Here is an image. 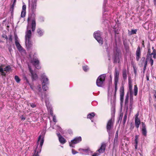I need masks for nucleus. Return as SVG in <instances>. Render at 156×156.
<instances>
[{
  "mask_svg": "<svg viewBox=\"0 0 156 156\" xmlns=\"http://www.w3.org/2000/svg\"><path fill=\"white\" fill-rule=\"evenodd\" d=\"M11 69V68L10 67V66H6L4 68V71H6V72H9V71Z\"/></svg>",
  "mask_w": 156,
  "mask_h": 156,
  "instance_id": "29",
  "label": "nucleus"
},
{
  "mask_svg": "<svg viewBox=\"0 0 156 156\" xmlns=\"http://www.w3.org/2000/svg\"><path fill=\"white\" fill-rule=\"evenodd\" d=\"M141 50L140 48L138 46L136 52V59L137 61H138L140 58Z\"/></svg>",
  "mask_w": 156,
  "mask_h": 156,
  "instance_id": "16",
  "label": "nucleus"
},
{
  "mask_svg": "<svg viewBox=\"0 0 156 156\" xmlns=\"http://www.w3.org/2000/svg\"><path fill=\"white\" fill-rule=\"evenodd\" d=\"M48 85V84H42V88L44 91H46L48 90V87L47 85Z\"/></svg>",
  "mask_w": 156,
  "mask_h": 156,
  "instance_id": "28",
  "label": "nucleus"
},
{
  "mask_svg": "<svg viewBox=\"0 0 156 156\" xmlns=\"http://www.w3.org/2000/svg\"><path fill=\"white\" fill-rule=\"evenodd\" d=\"M123 76L124 79H126V73L125 71L123 72Z\"/></svg>",
  "mask_w": 156,
  "mask_h": 156,
  "instance_id": "45",
  "label": "nucleus"
},
{
  "mask_svg": "<svg viewBox=\"0 0 156 156\" xmlns=\"http://www.w3.org/2000/svg\"><path fill=\"white\" fill-rule=\"evenodd\" d=\"M154 96L155 97V98H156V92H155V94H154Z\"/></svg>",
  "mask_w": 156,
  "mask_h": 156,
  "instance_id": "62",
  "label": "nucleus"
},
{
  "mask_svg": "<svg viewBox=\"0 0 156 156\" xmlns=\"http://www.w3.org/2000/svg\"><path fill=\"white\" fill-rule=\"evenodd\" d=\"M110 94L109 93V88L108 89V99H109V95Z\"/></svg>",
  "mask_w": 156,
  "mask_h": 156,
  "instance_id": "56",
  "label": "nucleus"
},
{
  "mask_svg": "<svg viewBox=\"0 0 156 156\" xmlns=\"http://www.w3.org/2000/svg\"><path fill=\"white\" fill-rule=\"evenodd\" d=\"M124 45L125 46L126 48V49L128 48V45L127 44L124 43Z\"/></svg>",
  "mask_w": 156,
  "mask_h": 156,
  "instance_id": "53",
  "label": "nucleus"
},
{
  "mask_svg": "<svg viewBox=\"0 0 156 156\" xmlns=\"http://www.w3.org/2000/svg\"><path fill=\"white\" fill-rule=\"evenodd\" d=\"M44 134H41L38 137L35 148L34 150V153H32V156H39V153L41 152L42 146L44 140Z\"/></svg>",
  "mask_w": 156,
  "mask_h": 156,
  "instance_id": "1",
  "label": "nucleus"
},
{
  "mask_svg": "<svg viewBox=\"0 0 156 156\" xmlns=\"http://www.w3.org/2000/svg\"><path fill=\"white\" fill-rule=\"evenodd\" d=\"M49 113H50V115L51 116H53V112L52 109L51 108L50 109Z\"/></svg>",
  "mask_w": 156,
  "mask_h": 156,
  "instance_id": "44",
  "label": "nucleus"
},
{
  "mask_svg": "<svg viewBox=\"0 0 156 156\" xmlns=\"http://www.w3.org/2000/svg\"><path fill=\"white\" fill-rule=\"evenodd\" d=\"M138 115H139V113H138L136 115V117H135V119L137 118V119H138Z\"/></svg>",
  "mask_w": 156,
  "mask_h": 156,
  "instance_id": "57",
  "label": "nucleus"
},
{
  "mask_svg": "<svg viewBox=\"0 0 156 156\" xmlns=\"http://www.w3.org/2000/svg\"><path fill=\"white\" fill-rule=\"evenodd\" d=\"M45 103H46V106H47V108H48V106H47L48 101H47L46 100H45Z\"/></svg>",
  "mask_w": 156,
  "mask_h": 156,
  "instance_id": "59",
  "label": "nucleus"
},
{
  "mask_svg": "<svg viewBox=\"0 0 156 156\" xmlns=\"http://www.w3.org/2000/svg\"><path fill=\"white\" fill-rule=\"evenodd\" d=\"M138 138V136H135V139L136 144H138V140H137Z\"/></svg>",
  "mask_w": 156,
  "mask_h": 156,
  "instance_id": "48",
  "label": "nucleus"
},
{
  "mask_svg": "<svg viewBox=\"0 0 156 156\" xmlns=\"http://www.w3.org/2000/svg\"><path fill=\"white\" fill-rule=\"evenodd\" d=\"M134 94L135 96L136 95L137 93V88L136 85L134 86Z\"/></svg>",
  "mask_w": 156,
  "mask_h": 156,
  "instance_id": "33",
  "label": "nucleus"
},
{
  "mask_svg": "<svg viewBox=\"0 0 156 156\" xmlns=\"http://www.w3.org/2000/svg\"><path fill=\"white\" fill-rule=\"evenodd\" d=\"M23 79H24V80H25L26 81V82L27 83L29 84L30 85V84L29 83V82L28 81V80L27 77L25 76H23Z\"/></svg>",
  "mask_w": 156,
  "mask_h": 156,
  "instance_id": "42",
  "label": "nucleus"
},
{
  "mask_svg": "<svg viewBox=\"0 0 156 156\" xmlns=\"http://www.w3.org/2000/svg\"><path fill=\"white\" fill-rule=\"evenodd\" d=\"M151 50L150 49H148V53L147 54V60L149 59L150 57H151Z\"/></svg>",
  "mask_w": 156,
  "mask_h": 156,
  "instance_id": "34",
  "label": "nucleus"
},
{
  "mask_svg": "<svg viewBox=\"0 0 156 156\" xmlns=\"http://www.w3.org/2000/svg\"><path fill=\"white\" fill-rule=\"evenodd\" d=\"M95 114V113L94 112H91L87 115V118L91 119L92 118L94 117Z\"/></svg>",
  "mask_w": 156,
  "mask_h": 156,
  "instance_id": "27",
  "label": "nucleus"
},
{
  "mask_svg": "<svg viewBox=\"0 0 156 156\" xmlns=\"http://www.w3.org/2000/svg\"><path fill=\"white\" fill-rule=\"evenodd\" d=\"M142 132L143 134L146 136L147 135V131L145 127H143L142 129Z\"/></svg>",
  "mask_w": 156,
  "mask_h": 156,
  "instance_id": "32",
  "label": "nucleus"
},
{
  "mask_svg": "<svg viewBox=\"0 0 156 156\" xmlns=\"http://www.w3.org/2000/svg\"><path fill=\"white\" fill-rule=\"evenodd\" d=\"M114 63L117 61V48L115 47L114 51V54L112 57Z\"/></svg>",
  "mask_w": 156,
  "mask_h": 156,
  "instance_id": "19",
  "label": "nucleus"
},
{
  "mask_svg": "<svg viewBox=\"0 0 156 156\" xmlns=\"http://www.w3.org/2000/svg\"><path fill=\"white\" fill-rule=\"evenodd\" d=\"M79 151L82 152L83 154H88L90 152V151L89 149H80Z\"/></svg>",
  "mask_w": 156,
  "mask_h": 156,
  "instance_id": "21",
  "label": "nucleus"
},
{
  "mask_svg": "<svg viewBox=\"0 0 156 156\" xmlns=\"http://www.w3.org/2000/svg\"><path fill=\"white\" fill-rule=\"evenodd\" d=\"M31 63L34 66L36 69H39L41 68V67L39 65V61L37 58H33L31 60Z\"/></svg>",
  "mask_w": 156,
  "mask_h": 156,
  "instance_id": "10",
  "label": "nucleus"
},
{
  "mask_svg": "<svg viewBox=\"0 0 156 156\" xmlns=\"http://www.w3.org/2000/svg\"><path fill=\"white\" fill-rule=\"evenodd\" d=\"M105 46V48L106 49V51H107L108 53V48H107V45L106 44Z\"/></svg>",
  "mask_w": 156,
  "mask_h": 156,
  "instance_id": "55",
  "label": "nucleus"
},
{
  "mask_svg": "<svg viewBox=\"0 0 156 156\" xmlns=\"http://www.w3.org/2000/svg\"><path fill=\"white\" fill-rule=\"evenodd\" d=\"M117 145V131L116 132L115 137L113 143V149L116 148Z\"/></svg>",
  "mask_w": 156,
  "mask_h": 156,
  "instance_id": "22",
  "label": "nucleus"
},
{
  "mask_svg": "<svg viewBox=\"0 0 156 156\" xmlns=\"http://www.w3.org/2000/svg\"><path fill=\"white\" fill-rule=\"evenodd\" d=\"M37 32L39 36L41 37L43 35L44 31L40 28H38L37 30Z\"/></svg>",
  "mask_w": 156,
  "mask_h": 156,
  "instance_id": "23",
  "label": "nucleus"
},
{
  "mask_svg": "<svg viewBox=\"0 0 156 156\" xmlns=\"http://www.w3.org/2000/svg\"><path fill=\"white\" fill-rule=\"evenodd\" d=\"M111 118L109 119L107 123V131L109 134V137L112 135V129L113 127V123L114 120L115 114V108L113 106L111 109Z\"/></svg>",
  "mask_w": 156,
  "mask_h": 156,
  "instance_id": "2",
  "label": "nucleus"
},
{
  "mask_svg": "<svg viewBox=\"0 0 156 156\" xmlns=\"http://www.w3.org/2000/svg\"><path fill=\"white\" fill-rule=\"evenodd\" d=\"M46 97V95H45L44 97L43 98V97L42 95H41V98L42 101L44 99V98H45Z\"/></svg>",
  "mask_w": 156,
  "mask_h": 156,
  "instance_id": "58",
  "label": "nucleus"
},
{
  "mask_svg": "<svg viewBox=\"0 0 156 156\" xmlns=\"http://www.w3.org/2000/svg\"><path fill=\"white\" fill-rule=\"evenodd\" d=\"M57 135L58 137L59 140L61 143L65 144L66 142V140L59 133H57Z\"/></svg>",
  "mask_w": 156,
  "mask_h": 156,
  "instance_id": "14",
  "label": "nucleus"
},
{
  "mask_svg": "<svg viewBox=\"0 0 156 156\" xmlns=\"http://www.w3.org/2000/svg\"><path fill=\"white\" fill-rule=\"evenodd\" d=\"M26 5L23 3V5L22 6V9L21 12V17L23 18L25 17L26 15Z\"/></svg>",
  "mask_w": 156,
  "mask_h": 156,
  "instance_id": "17",
  "label": "nucleus"
},
{
  "mask_svg": "<svg viewBox=\"0 0 156 156\" xmlns=\"http://www.w3.org/2000/svg\"><path fill=\"white\" fill-rule=\"evenodd\" d=\"M137 30H132L130 33V35H132L134 34H136V32L137 31Z\"/></svg>",
  "mask_w": 156,
  "mask_h": 156,
  "instance_id": "41",
  "label": "nucleus"
},
{
  "mask_svg": "<svg viewBox=\"0 0 156 156\" xmlns=\"http://www.w3.org/2000/svg\"><path fill=\"white\" fill-rule=\"evenodd\" d=\"M15 80L17 83H19L20 80V79L17 76H15Z\"/></svg>",
  "mask_w": 156,
  "mask_h": 156,
  "instance_id": "36",
  "label": "nucleus"
},
{
  "mask_svg": "<svg viewBox=\"0 0 156 156\" xmlns=\"http://www.w3.org/2000/svg\"><path fill=\"white\" fill-rule=\"evenodd\" d=\"M115 92L114 94V97L115 100L116 98V92L117 90V70L115 69Z\"/></svg>",
  "mask_w": 156,
  "mask_h": 156,
  "instance_id": "12",
  "label": "nucleus"
},
{
  "mask_svg": "<svg viewBox=\"0 0 156 156\" xmlns=\"http://www.w3.org/2000/svg\"><path fill=\"white\" fill-rule=\"evenodd\" d=\"M137 144H136L135 146V148L136 149H137Z\"/></svg>",
  "mask_w": 156,
  "mask_h": 156,
  "instance_id": "60",
  "label": "nucleus"
},
{
  "mask_svg": "<svg viewBox=\"0 0 156 156\" xmlns=\"http://www.w3.org/2000/svg\"><path fill=\"white\" fill-rule=\"evenodd\" d=\"M26 117L24 116L23 115H22V116L21 117V120H24L26 119Z\"/></svg>",
  "mask_w": 156,
  "mask_h": 156,
  "instance_id": "50",
  "label": "nucleus"
},
{
  "mask_svg": "<svg viewBox=\"0 0 156 156\" xmlns=\"http://www.w3.org/2000/svg\"><path fill=\"white\" fill-rule=\"evenodd\" d=\"M149 58L150 59V62H151V66H152L153 64V60L151 58V57H150Z\"/></svg>",
  "mask_w": 156,
  "mask_h": 156,
  "instance_id": "49",
  "label": "nucleus"
},
{
  "mask_svg": "<svg viewBox=\"0 0 156 156\" xmlns=\"http://www.w3.org/2000/svg\"><path fill=\"white\" fill-rule=\"evenodd\" d=\"M82 140L81 136L75 137L73 140H72L69 143V145L71 147H74V144L78 143Z\"/></svg>",
  "mask_w": 156,
  "mask_h": 156,
  "instance_id": "9",
  "label": "nucleus"
},
{
  "mask_svg": "<svg viewBox=\"0 0 156 156\" xmlns=\"http://www.w3.org/2000/svg\"><path fill=\"white\" fill-rule=\"evenodd\" d=\"M106 144L104 143H102L100 148L98 151L100 153H104L105 150L106 148Z\"/></svg>",
  "mask_w": 156,
  "mask_h": 156,
  "instance_id": "15",
  "label": "nucleus"
},
{
  "mask_svg": "<svg viewBox=\"0 0 156 156\" xmlns=\"http://www.w3.org/2000/svg\"><path fill=\"white\" fill-rule=\"evenodd\" d=\"M106 0H104V3L103 4V9H104V7H105V5L106 4Z\"/></svg>",
  "mask_w": 156,
  "mask_h": 156,
  "instance_id": "52",
  "label": "nucleus"
},
{
  "mask_svg": "<svg viewBox=\"0 0 156 156\" xmlns=\"http://www.w3.org/2000/svg\"><path fill=\"white\" fill-rule=\"evenodd\" d=\"M53 121L55 122H57V120L56 119V116L55 115H53Z\"/></svg>",
  "mask_w": 156,
  "mask_h": 156,
  "instance_id": "46",
  "label": "nucleus"
},
{
  "mask_svg": "<svg viewBox=\"0 0 156 156\" xmlns=\"http://www.w3.org/2000/svg\"><path fill=\"white\" fill-rule=\"evenodd\" d=\"M12 36L11 34L9 35V38H8V41L9 42V43L12 42Z\"/></svg>",
  "mask_w": 156,
  "mask_h": 156,
  "instance_id": "35",
  "label": "nucleus"
},
{
  "mask_svg": "<svg viewBox=\"0 0 156 156\" xmlns=\"http://www.w3.org/2000/svg\"><path fill=\"white\" fill-rule=\"evenodd\" d=\"M119 94L120 104L122 105L123 102L124 94V89L123 86H122L120 89Z\"/></svg>",
  "mask_w": 156,
  "mask_h": 156,
  "instance_id": "7",
  "label": "nucleus"
},
{
  "mask_svg": "<svg viewBox=\"0 0 156 156\" xmlns=\"http://www.w3.org/2000/svg\"><path fill=\"white\" fill-rule=\"evenodd\" d=\"M3 66V65H2L0 66V72L1 73L2 75L5 76L6 75V73L4 72V69L2 68Z\"/></svg>",
  "mask_w": 156,
  "mask_h": 156,
  "instance_id": "24",
  "label": "nucleus"
},
{
  "mask_svg": "<svg viewBox=\"0 0 156 156\" xmlns=\"http://www.w3.org/2000/svg\"><path fill=\"white\" fill-rule=\"evenodd\" d=\"M37 0H29V10L34 13L36 11Z\"/></svg>",
  "mask_w": 156,
  "mask_h": 156,
  "instance_id": "5",
  "label": "nucleus"
},
{
  "mask_svg": "<svg viewBox=\"0 0 156 156\" xmlns=\"http://www.w3.org/2000/svg\"><path fill=\"white\" fill-rule=\"evenodd\" d=\"M36 27V23L35 20V19H33L32 20L31 24L28 23L27 26V30L26 32L25 36V39L26 40L30 39L31 36V32L30 30V28L31 27L32 31L34 32L35 30Z\"/></svg>",
  "mask_w": 156,
  "mask_h": 156,
  "instance_id": "3",
  "label": "nucleus"
},
{
  "mask_svg": "<svg viewBox=\"0 0 156 156\" xmlns=\"http://www.w3.org/2000/svg\"><path fill=\"white\" fill-rule=\"evenodd\" d=\"M83 69L84 71H87L89 69L88 67L87 66H83Z\"/></svg>",
  "mask_w": 156,
  "mask_h": 156,
  "instance_id": "37",
  "label": "nucleus"
},
{
  "mask_svg": "<svg viewBox=\"0 0 156 156\" xmlns=\"http://www.w3.org/2000/svg\"><path fill=\"white\" fill-rule=\"evenodd\" d=\"M105 74H103L100 75L98 77L96 82V84L98 87L102 86L105 82Z\"/></svg>",
  "mask_w": 156,
  "mask_h": 156,
  "instance_id": "4",
  "label": "nucleus"
},
{
  "mask_svg": "<svg viewBox=\"0 0 156 156\" xmlns=\"http://www.w3.org/2000/svg\"><path fill=\"white\" fill-rule=\"evenodd\" d=\"M94 36L98 42L101 45L103 43L102 38L101 37V33L100 31L98 30L94 32Z\"/></svg>",
  "mask_w": 156,
  "mask_h": 156,
  "instance_id": "6",
  "label": "nucleus"
},
{
  "mask_svg": "<svg viewBox=\"0 0 156 156\" xmlns=\"http://www.w3.org/2000/svg\"><path fill=\"white\" fill-rule=\"evenodd\" d=\"M25 43L26 47L27 48H30L32 45V42L30 41V39L26 40Z\"/></svg>",
  "mask_w": 156,
  "mask_h": 156,
  "instance_id": "20",
  "label": "nucleus"
},
{
  "mask_svg": "<svg viewBox=\"0 0 156 156\" xmlns=\"http://www.w3.org/2000/svg\"><path fill=\"white\" fill-rule=\"evenodd\" d=\"M30 88L32 89V90H33V88L32 87V86H30Z\"/></svg>",
  "mask_w": 156,
  "mask_h": 156,
  "instance_id": "64",
  "label": "nucleus"
},
{
  "mask_svg": "<svg viewBox=\"0 0 156 156\" xmlns=\"http://www.w3.org/2000/svg\"><path fill=\"white\" fill-rule=\"evenodd\" d=\"M57 130L58 131H59L61 133H63V130H62V129L59 126H57Z\"/></svg>",
  "mask_w": 156,
  "mask_h": 156,
  "instance_id": "39",
  "label": "nucleus"
},
{
  "mask_svg": "<svg viewBox=\"0 0 156 156\" xmlns=\"http://www.w3.org/2000/svg\"><path fill=\"white\" fill-rule=\"evenodd\" d=\"M115 25H114V24H111V25L112 27V28L113 29V30L114 31L115 33V34L116 35V30H116V22L115 21Z\"/></svg>",
  "mask_w": 156,
  "mask_h": 156,
  "instance_id": "25",
  "label": "nucleus"
},
{
  "mask_svg": "<svg viewBox=\"0 0 156 156\" xmlns=\"http://www.w3.org/2000/svg\"><path fill=\"white\" fill-rule=\"evenodd\" d=\"M17 37H15V43L16 45V47L17 48L19 51H21L22 50V47L21 46L20 44L19 43L18 40H17Z\"/></svg>",
  "mask_w": 156,
  "mask_h": 156,
  "instance_id": "18",
  "label": "nucleus"
},
{
  "mask_svg": "<svg viewBox=\"0 0 156 156\" xmlns=\"http://www.w3.org/2000/svg\"><path fill=\"white\" fill-rule=\"evenodd\" d=\"M41 80L42 82V84H49V79L45 75L44 73H43L41 76Z\"/></svg>",
  "mask_w": 156,
  "mask_h": 156,
  "instance_id": "8",
  "label": "nucleus"
},
{
  "mask_svg": "<svg viewBox=\"0 0 156 156\" xmlns=\"http://www.w3.org/2000/svg\"><path fill=\"white\" fill-rule=\"evenodd\" d=\"M129 90L130 91V95L131 96L132 94V82L131 81L129 80ZM133 98L131 97L130 100V105L131 106L133 104Z\"/></svg>",
  "mask_w": 156,
  "mask_h": 156,
  "instance_id": "13",
  "label": "nucleus"
},
{
  "mask_svg": "<svg viewBox=\"0 0 156 156\" xmlns=\"http://www.w3.org/2000/svg\"><path fill=\"white\" fill-rule=\"evenodd\" d=\"M16 0H14L13 1V4H12V6H11V9H12V10H13V9H14V5L15 4V3L16 2Z\"/></svg>",
  "mask_w": 156,
  "mask_h": 156,
  "instance_id": "38",
  "label": "nucleus"
},
{
  "mask_svg": "<svg viewBox=\"0 0 156 156\" xmlns=\"http://www.w3.org/2000/svg\"><path fill=\"white\" fill-rule=\"evenodd\" d=\"M30 105L31 106V107L32 108H34L36 107V105L34 103H30Z\"/></svg>",
  "mask_w": 156,
  "mask_h": 156,
  "instance_id": "43",
  "label": "nucleus"
},
{
  "mask_svg": "<svg viewBox=\"0 0 156 156\" xmlns=\"http://www.w3.org/2000/svg\"><path fill=\"white\" fill-rule=\"evenodd\" d=\"M135 125L136 127L137 128H138L140 124V119H137V118L135 119Z\"/></svg>",
  "mask_w": 156,
  "mask_h": 156,
  "instance_id": "26",
  "label": "nucleus"
},
{
  "mask_svg": "<svg viewBox=\"0 0 156 156\" xmlns=\"http://www.w3.org/2000/svg\"><path fill=\"white\" fill-rule=\"evenodd\" d=\"M129 95L128 93L126 96V98L125 101V105H127L128 102Z\"/></svg>",
  "mask_w": 156,
  "mask_h": 156,
  "instance_id": "30",
  "label": "nucleus"
},
{
  "mask_svg": "<svg viewBox=\"0 0 156 156\" xmlns=\"http://www.w3.org/2000/svg\"><path fill=\"white\" fill-rule=\"evenodd\" d=\"M147 61H145L144 62V68H146V67L147 66Z\"/></svg>",
  "mask_w": 156,
  "mask_h": 156,
  "instance_id": "54",
  "label": "nucleus"
},
{
  "mask_svg": "<svg viewBox=\"0 0 156 156\" xmlns=\"http://www.w3.org/2000/svg\"><path fill=\"white\" fill-rule=\"evenodd\" d=\"M72 153L73 154H75L78 153V152L73 149H72Z\"/></svg>",
  "mask_w": 156,
  "mask_h": 156,
  "instance_id": "47",
  "label": "nucleus"
},
{
  "mask_svg": "<svg viewBox=\"0 0 156 156\" xmlns=\"http://www.w3.org/2000/svg\"><path fill=\"white\" fill-rule=\"evenodd\" d=\"M11 50H12V49H10V48H9V51L10 52H11Z\"/></svg>",
  "mask_w": 156,
  "mask_h": 156,
  "instance_id": "63",
  "label": "nucleus"
},
{
  "mask_svg": "<svg viewBox=\"0 0 156 156\" xmlns=\"http://www.w3.org/2000/svg\"><path fill=\"white\" fill-rule=\"evenodd\" d=\"M40 22H43L44 21V19L42 17H41L40 18Z\"/></svg>",
  "mask_w": 156,
  "mask_h": 156,
  "instance_id": "51",
  "label": "nucleus"
},
{
  "mask_svg": "<svg viewBox=\"0 0 156 156\" xmlns=\"http://www.w3.org/2000/svg\"><path fill=\"white\" fill-rule=\"evenodd\" d=\"M28 68L29 71L31 75V77L33 80H34L37 79L38 78V76L36 73L34 72L32 69L31 66L29 65H28Z\"/></svg>",
  "mask_w": 156,
  "mask_h": 156,
  "instance_id": "11",
  "label": "nucleus"
},
{
  "mask_svg": "<svg viewBox=\"0 0 156 156\" xmlns=\"http://www.w3.org/2000/svg\"><path fill=\"white\" fill-rule=\"evenodd\" d=\"M151 56H153V58L155 59L156 58V51L155 49H154L153 51L151 54Z\"/></svg>",
  "mask_w": 156,
  "mask_h": 156,
  "instance_id": "31",
  "label": "nucleus"
},
{
  "mask_svg": "<svg viewBox=\"0 0 156 156\" xmlns=\"http://www.w3.org/2000/svg\"><path fill=\"white\" fill-rule=\"evenodd\" d=\"M2 37L3 38H5L6 39L7 43L8 41V38L7 37V35L5 34H3L2 35Z\"/></svg>",
  "mask_w": 156,
  "mask_h": 156,
  "instance_id": "40",
  "label": "nucleus"
},
{
  "mask_svg": "<svg viewBox=\"0 0 156 156\" xmlns=\"http://www.w3.org/2000/svg\"><path fill=\"white\" fill-rule=\"evenodd\" d=\"M142 125H143V127H145V126H144V124L143 123H142Z\"/></svg>",
  "mask_w": 156,
  "mask_h": 156,
  "instance_id": "61",
  "label": "nucleus"
}]
</instances>
